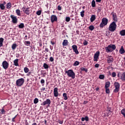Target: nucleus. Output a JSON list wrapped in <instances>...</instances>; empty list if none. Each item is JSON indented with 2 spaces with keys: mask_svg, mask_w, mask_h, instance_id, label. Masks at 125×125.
I'll list each match as a JSON object with an SVG mask.
<instances>
[{
  "mask_svg": "<svg viewBox=\"0 0 125 125\" xmlns=\"http://www.w3.org/2000/svg\"><path fill=\"white\" fill-rule=\"evenodd\" d=\"M41 83H42V86H43L44 85V80H43L42 79H41Z\"/></svg>",
  "mask_w": 125,
  "mask_h": 125,
  "instance_id": "37998d69",
  "label": "nucleus"
},
{
  "mask_svg": "<svg viewBox=\"0 0 125 125\" xmlns=\"http://www.w3.org/2000/svg\"><path fill=\"white\" fill-rule=\"evenodd\" d=\"M101 0H96V2H101Z\"/></svg>",
  "mask_w": 125,
  "mask_h": 125,
  "instance_id": "13d9d810",
  "label": "nucleus"
},
{
  "mask_svg": "<svg viewBox=\"0 0 125 125\" xmlns=\"http://www.w3.org/2000/svg\"><path fill=\"white\" fill-rule=\"evenodd\" d=\"M51 23H53L54 22H57V20H58V18L57 16L55 15H53L51 16Z\"/></svg>",
  "mask_w": 125,
  "mask_h": 125,
  "instance_id": "1a4fd4ad",
  "label": "nucleus"
},
{
  "mask_svg": "<svg viewBox=\"0 0 125 125\" xmlns=\"http://www.w3.org/2000/svg\"><path fill=\"white\" fill-rule=\"evenodd\" d=\"M125 52V49H124V46H122L121 48L119 50V53H120V54H124Z\"/></svg>",
  "mask_w": 125,
  "mask_h": 125,
  "instance_id": "f3484780",
  "label": "nucleus"
},
{
  "mask_svg": "<svg viewBox=\"0 0 125 125\" xmlns=\"http://www.w3.org/2000/svg\"><path fill=\"white\" fill-rule=\"evenodd\" d=\"M122 77H121V80L123 81H125V72H123L122 74Z\"/></svg>",
  "mask_w": 125,
  "mask_h": 125,
  "instance_id": "473e14b6",
  "label": "nucleus"
},
{
  "mask_svg": "<svg viewBox=\"0 0 125 125\" xmlns=\"http://www.w3.org/2000/svg\"><path fill=\"white\" fill-rule=\"evenodd\" d=\"M79 64V63H74L73 65L74 66H78Z\"/></svg>",
  "mask_w": 125,
  "mask_h": 125,
  "instance_id": "603ef678",
  "label": "nucleus"
},
{
  "mask_svg": "<svg viewBox=\"0 0 125 125\" xmlns=\"http://www.w3.org/2000/svg\"><path fill=\"white\" fill-rule=\"evenodd\" d=\"M92 7H95L96 4H95V0H93L91 2Z\"/></svg>",
  "mask_w": 125,
  "mask_h": 125,
  "instance_id": "7c9ffc66",
  "label": "nucleus"
},
{
  "mask_svg": "<svg viewBox=\"0 0 125 125\" xmlns=\"http://www.w3.org/2000/svg\"><path fill=\"white\" fill-rule=\"evenodd\" d=\"M116 48H117V47L115 44H110L108 45L107 47H105V50L107 53L112 52V51H113V50H115Z\"/></svg>",
  "mask_w": 125,
  "mask_h": 125,
  "instance_id": "f257e3e1",
  "label": "nucleus"
},
{
  "mask_svg": "<svg viewBox=\"0 0 125 125\" xmlns=\"http://www.w3.org/2000/svg\"><path fill=\"white\" fill-rule=\"evenodd\" d=\"M34 104H37V103H39V99L35 98L34 100Z\"/></svg>",
  "mask_w": 125,
  "mask_h": 125,
  "instance_id": "e433bc0d",
  "label": "nucleus"
},
{
  "mask_svg": "<svg viewBox=\"0 0 125 125\" xmlns=\"http://www.w3.org/2000/svg\"><path fill=\"white\" fill-rule=\"evenodd\" d=\"M10 18L12 20V21L14 24H17V22L18 21V19H17V17L14 16V15H12L10 16Z\"/></svg>",
  "mask_w": 125,
  "mask_h": 125,
  "instance_id": "6e6552de",
  "label": "nucleus"
},
{
  "mask_svg": "<svg viewBox=\"0 0 125 125\" xmlns=\"http://www.w3.org/2000/svg\"><path fill=\"white\" fill-rule=\"evenodd\" d=\"M99 78V79H100V80H104V78H105V76H104V75H100Z\"/></svg>",
  "mask_w": 125,
  "mask_h": 125,
  "instance_id": "4c0bfd02",
  "label": "nucleus"
},
{
  "mask_svg": "<svg viewBox=\"0 0 125 125\" xmlns=\"http://www.w3.org/2000/svg\"><path fill=\"white\" fill-rule=\"evenodd\" d=\"M42 44L41 43V42H39V46H40V47H42Z\"/></svg>",
  "mask_w": 125,
  "mask_h": 125,
  "instance_id": "5fc2aeb1",
  "label": "nucleus"
},
{
  "mask_svg": "<svg viewBox=\"0 0 125 125\" xmlns=\"http://www.w3.org/2000/svg\"><path fill=\"white\" fill-rule=\"evenodd\" d=\"M37 15L40 16L42 14V11L41 10H38L36 12Z\"/></svg>",
  "mask_w": 125,
  "mask_h": 125,
  "instance_id": "79ce46f5",
  "label": "nucleus"
},
{
  "mask_svg": "<svg viewBox=\"0 0 125 125\" xmlns=\"http://www.w3.org/2000/svg\"><path fill=\"white\" fill-rule=\"evenodd\" d=\"M54 96L55 97H57L58 96V88L55 87L54 89Z\"/></svg>",
  "mask_w": 125,
  "mask_h": 125,
  "instance_id": "4468645a",
  "label": "nucleus"
},
{
  "mask_svg": "<svg viewBox=\"0 0 125 125\" xmlns=\"http://www.w3.org/2000/svg\"><path fill=\"white\" fill-rule=\"evenodd\" d=\"M88 43V42H87V41H86V40H84L83 42V45H87Z\"/></svg>",
  "mask_w": 125,
  "mask_h": 125,
  "instance_id": "c03bdc74",
  "label": "nucleus"
},
{
  "mask_svg": "<svg viewBox=\"0 0 125 125\" xmlns=\"http://www.w3.org/2000/svg\"><path fill=\"white\" fill-rule=\"evenodd\" d=\"M45 51H46V52H48V48H46L45 49Z\"/></svg>",
  "mask_w": 125,
  "mask_h": 125,
  "instance_id": "0e129e2a",
  "label": "nucleus"
},
{
  "mask_svg": "<svg viewBox=\"0 0 125 125\" xmlns=\"http://www.w3.org/2000/svg\"><path fill=\"white\" fill-rule=\"evenodd\" d=\"M30 7L25 8V7H23L22 8V11L25 14H27V15H30Z\"/></svg>",
  "mask_w": 125,
  "mask_h": 125,
  "instance_id": "9d476101",
  "label": "nucleus"
},
{
  "mask_svg": "<svg viewBox=\"0 0 125 125\" xmlns=\"http://www.w3.org/2000/svg\"><path fill=\"white\" fill-rule=\"evenodd\" d=\"M2 4H3V5H5V4H6V2L5 1H3V2L2 3H1Z\"/></svg>",
  "mask_w": 125,
  "mask_h": 125,
  "instance_id": "69168bd1",
  "label": "nucleus"
},
{
  "mask_svg": "<svg viewBox=\"0 0 125 125\" xmlns=\"http://www.w3.org/2000/svg\"><path fill=\"white\" fill-rule=\"evenodd\" d=\"M70 20H71V18L69 17H66L65 18V21L66 22H70Z\"/></svg>",
  "mask_w": 125,
  "mask_h": 125,
  "instance_id": "ea45409f",
  "label": "nucleus"
},
{
  "mask_svg": "<svg viewBox=\"0 0 125 125\" xmlns=\"http://www.w3.org/2000/svg\"><path fill=\"white\" fill-rule=\"evenodd\" d=\"M111 15H112L113 20L114 21L112 22H115V23L118 22V18L117 17V14L116 13L112 12L111 13Z\"/></svg>",
  "mask_w": 125,
  "mask_h": 125,
  "instance_id": "9b49d317",
  "label": "nucleus"
},
{
  "mask_svg": "<svg viewBox=\"0 0 125 125\" xmlns=\"http://www.w3.org/2000/svg\"><path fill=\"white\" fill-rule=\"evenodd\" d=\"M58 123H59V124H60L61 125H62V124H63V121L59 120Z\"/></svg>",
  "mask_w": 125,
  "mask_h": 125,
  "instance_id": "8fccbe9b",
  "label": "nucleus"
},
{
  "mask_svg": "<svg viewBox=\"0 0 125 125\" xmlns=\"http://www.w3.org/2000/svg\"><path fill=\"white\" fill-rule=\"evenodd\" d=\"M24 83H25V80L23 78L18 79L16 81V85H17V86H22Z\"/></svg>",
  "mask_w": 125,
  "mask_h": 125,
  "instance_id": "39448f33",
  "label": "nucleus"
},
{
  "mask_svg": "<svg viewBox=\"0 0 125 125\" xmlns=\"http://www.w3.org/2000/svg\"><path fill=\"white\" fill-rule=\"evenodd\" d=\"M16 47H17V44L14 43L12 44V49H13V50H14V49H16Z\"/></svg>",
  "mask_w": 125,
  "mask_h": 125,
  "instance_id": "cd10ccee",
  "label": "nucleus"
},
{
  "mask_svg": "<svg viewBox=\"0 0 125 125\" xmlns=\"http://www.w3.org/2000/svg\"><path fill=\"white\" fill-rule=\"evenodd\" d=\"M117 29V24L115 22H112L109 26L108 30L110 32H115Z\"/></svg>",
  "mask_w": 125,
  "mask_h": 125,
  "instance_id": "f03ea898",
  "label": "nucleus"
},
{
  "mask_svg": "<svg viewBox=\"0 0 125 125\" xmlns=\"http://www.w3.org/2000/svg\"><path fill=\"white\" fill-rule=\"evenodd\" d=\"M88 102H87V101H85L83 102V104H87V103H88Z\"/></svg>",
  "mask_w": 125,
  "mask_h": 125,
  "instance_id": "6e6d98bb",
  "label": "nucleus"
},
{
  "mask_svg": "<svg viewBox=\"0 0 125 125\" xmlns=\"http://www.w3.org/2000/svg\"><path fill=\"white\" fill-rule=\"evenodd\" d=\"M69 44V42H68V40H64L62 42V46H67Z\"/></svg>",
  "mask_w": 125,
  "mask_h": 125,
  "instance_id": "a211bd4d",
  "label": "nucleus"
},
{
  "mask_svg": "<svg viewBox=\"0 0 125 125\" xmlns=\"http://www.w3.org/2000/svg\"><path fill=\"white\" fill-rule=\"evenodd\" d=\"M16 13L18 15V16H21V12L19 9H17L16 10Z\"/></svg>",
  "mask_w": 125,
  "mask_h": 125,
  "instance_id": "a878e982",
  "label": "nucleus"
},
{
  "mask_svg": "<svg viewBox=\"0 0 125 125\" xmlns=\"http://www.w3.org/2000/svg\"><path fill=\"white\" fill-rule=\"evenodd\" d=\"M66 74H67L68 77H69V78H72V79H75L76 77V74H75V72L73 71V70L70 69L67 71H65Z\"/></svg>",
  "mask_w": 125,
  "mask_h": 125,
  "instance_id": "7ed1b4c3",
  "label": "nucleus"
},
{
  "mask_svg": "<svg viewBox=\"0 0 125 125\" xmlns=\"http://www.w3.org/2000/svg\"><path fill=\"white\" fill-rule=\"evenodd\" d=\"M99 55H100V52L99 51H97L94 56V61H97L98 60V58L99 57Z\"/></svg>",
  "mask_w": 125,
  "mask_h": 125,
  "instance_id": "f8f14e48",
  "label": "nucleus"
},
{
  "mask_svg": "<svg viewBox=\"0 0 125 125\" xmlns=\"http://www.w3.org/2000/svg\"><path fill=\"white\" fill-rule=\"evenodd\" d=\"M95 19H96V16H95V15H92L90 18L91 22H93Z\"/></svg>",
  "mask_w": 125,
  "mask_h": 125,
  "instance_id": "aec40b11",
  "label": "nucleus"
},
{
  "mask_svg": "<svg viewBox=\"0 0 125 125\" xmlns=\"http://www.w3.org/2000/svg\"><path fill=\"white\" fill-rule=\"evenodd\" d=\"M120 35L122 37H125V30H122L120 32Z\"/></svg>",
  "mask_w": 125,
  "mask_h": 125,
  "instance_id": "393cba45",
  "label": "nucleus"
},
{
  "mask_svg": "<svg viewBox=\"0 0 125 125\" xmlns=\"http://www.w3.org/2000/svg\"><path fill=\"white\" fill-rule=\"evenodd\" d=\"M6 8L7 9H10V8H11V3L10 2H8L6 5Z\"/></svg>",
  "mask_w": 125,
  "mask_h": 125,
  "instance_id": "4be33fe9",
  "label": "nucleus"
},
{
  "mask_svg": "<svg viewBox=\"0 0 125 125\" xmlns=\"http://www.w3.org/2000/svg\"><path fill=\"white\" fill-rule=\"evenodd\" d=\"M32 125H37V123H34L32 124Z\"/></svg>",
  "mask_w": 125,
  "mask_h": 125,
  "instance_id": "774afa93",
  "label": "nucleus"
},
{
  "mask_svg": "<svg viewBox=\"0 0 125 125\" xmlns=\"http://www.w3.org/2000/svg\"><path fill=\"white\" fill-rule=\"evenodd\" d=\"M105 88V93L107 94L110 93V89L108 88Z\"/></svg>",
  "mask_w": 125,
  "mask_h": 125,
  "instance_id": "a19ab883",
  "label": "nucleus"
},
{
  "mask_svg": "<svg viewBox=\"0 0 125 125\" xmlns=\"http://www.w3.org/2000/svg\"><path fill=\"white\" fill-rule=\"evenodd\" d=\"M14 65H15V66H19V65L18 64V63H14Z\"/></svg>",
  "mask_w": 125,
  "mask_h": 125,
  "instance_id": "e2e57ef3",
  "label": "nucleus"
},
{
  "mask_svg": "<svg viewBox=\"0 0 125 125\" xmlns=\"http://www.w3.org/2000/svg\"><path fill=\"white\" fill-rule=\"evenodd\" d=\"M24 43L25 45H26L28 46L31 44V42L30 41H25L24 42Z\"/></svg>",
  "mask_w": 125,
  "mask_h": 125,
  "instance_id": "c85d7f7f",
  "label": "nucleus"
},
{
  "mask_svg": "<svg viewBox=\"0 0 125 125\" xmlns=\"http://www.w3.org/2000/svg\"><path fill=\"white\" fill-rule=\"evenodd\" d=\"M81 71H84V72H85V73H87V68H84L83 67H82L81 68Z\"/></svg>",
  "mask_w": 125,
  "mask_h": 125,
  "instance_id": "58836bf2",
  "label": "nucleus"
},
{
  "mask_svg": "<svg viewBox=\"0 0 125 125\" xmlns=\"http://www.w3.org/2000/svg\"><path fill=\"white\" fill-rule=\"evenodd\" d=\"M51 104V101L49 99H46V100L43 102L42 104H41V105L42 106H45V105H47L48 107H49V105Z\"/></svg>",
  "mask_w": 125,
  "mask_h": 125,
  "instance_id": "0eeeda50",
  "label": "nucleus"
},
{
  "mask_svg": "<svg viewBox=\"0 0 125 125\" xmlns=\"http://www.w3.org/2000/svg\"><path fill=\"white\" fill-rule=\"evenodd\" d=\"M12 122H15V118L14 117L12 118Z\"/></svg>",
  "mask_w": 125,
  "mask_h": 125,
  "instance_id": "680f3d73",
  "label": "nucleus"
},
{
  "mask_svg": "<svg viewBox=\"0 0 125 125\" xmlns=\"http://www.w3.org/2000/svg\"><path fill=\"white\" fill-rule=\"evenodd\" d=\"M114 84L115 89L114 90L113 92L115 93H117V92H119L120 91V83H119L118 82H115Z\"/></svg>",
  "mask_w": 125,
  "mask_h": 125,
  "instance_id": "423d86ee",
  "label": "nucleus"
},
{
  "mask_svg": "<svg viewBox=\"0 0 125 125\" xmlns=\"http://www.w3.org/2000/svg\"><path fill=\"white\" fill-rule=\"evenodd\" d=\"M0 8L1 10H4L5 9V6L3 5V4H0Z\"/></svg>",
  "mask_w": 125,
  "mask_h": 125,
  "instance_id": "bb28decb",
  "label": "nucleus"
},
{
  "mask_svg": "<svg viewBox=\"0 0 125 125\" xmlns=\"http://www.w3.org/2000/svg\"><path fill=\"white\" fill-rule=\"evenodd\" d=\"M107 63H113V62L114 61V59H113V57L110 56L107 58Z\"/></svg>",
  "mask_w": 125,
  "mask_h": 125,
  "instance_id": "2eb2a0df",
  "label": "nucleus"
},
{
  "mask_svg": "<svg viewBox=\"0 0 125 125\" xmlns=\"http://www.w3.org/2000/svg\"><path fill=\"white\" fill-rule=\"evenodd\" d=\"M50 61L51 62H53V61H54V59L53 58V57H51L50 58Z\"/></svg>",
  "mask_w": 125,
  "mask_h": 125,
  "instance_id": "49530a36",
  "label": "nucleus"
},
{
  "mask_svg": "<svg viewBox=\"0 0 125 125\" xmlns=\"http://www.w3.org/2000/svg\"><path fill=\"white\" fill-rule=\"evenodd\" d=\"M81 121L82 122H84V121H85L86 122H88V121H89V119H88V117L85 116V118L82 117L81 119Z\"/></svg>",
  "mask_w": 125,
  "mask_h": 125,
  "instance_id": "6ab92c4d",
  "label": "nucleus"
},
{
  "mask_svg": "<svg viewBox=\"0 0 125 125\" xmlns=\"http://www.w3.org/2000/svg\"><path fill=\"white\" fill-rule=\"evenodd\" d=\"M108 24V19L104 18L102 20V22L100 24V27L103 28Z\"/></svg>",
  "mask_w": 125,
  "mask_h": 125,
  "instance_id": "20e7f679",
  "label": "nucleus"
},
{
  "mask_svg": "<svg viewBox=\"0 0 125 125\" xmlns=\"http://www.w3.org/2000/svg\"><path fill=\"white\" fill-rule=\"evenodd\" d=\"M4 41V39L3 38H0V47H1V46H2Z\"/></svg>",
  "mask_w": 125,
  "mask_h": 125,
  "instance_id": "b1692460",
  "label": "nucleus"
},
{
  "mask_svg": "<svg viewBox=\"0 0 125 125\" xmlns=\"http://www.w3.org/2000/svg\"><path fill=\"white\" fill-rule=\"evenodd\" d=\"M29 71H30V70H29V68H28V67H24V73H28Z\"/></svg>",
  "mask_w": 125,
  "mask_h": 125,
  "instance_id": "2f4dec72",
  "label": "nucleus"
},
{
  "mask_svg": "<svg viewBox=\"0 0 125 125\" xmlns=\"http://www.w3.org/2000/svg\"><path fill=\"white\" fill-rule=\"evenodd\" d=\"M51 44H52L53 45L54 44H55V42H54L51 41Z\"/></svg>",
  "mask_w": 125,
  "mask_h": 125,
  "instance_id": "052dcab7",
  "label": "nucleus"
},
{
  "mask_svg": "<svg viewBox=\"0 0 125 125\" xmlns=\"http://www.w3.org/2000/svg\"><path fill=\"white\" fill-rule=\"evenodd\" d=\"M1 112L2 114H3V113H4V112H5L4 109H1Z\"/></svg>",
  "mask_w": 125,
  "mask_h": 125,
  "instance_id": "4d7b16f0",
  "label": "nucleus"
},
{
  "mask_svg": "<svg viewBox=\"0 0 125 125\" xmlns=\"http://www.w3.org/2000/svg\"><path fill=\"white\" fill-rule=\"evenodd\" d=\"M62 9V7L60 5H59L58 6V10L60 11V10H61Z\"/></svg>",
  "mask_w": 125,
  "mask_h": 125,
  "instance_id": "de8ad7c7",
  "label": "nucleus"
},
{
  "mask_svg": "<svg viewBox=\"0 0 125 125\" xmlns=\"http://www.w3.org/2000/svg\"><path fill=\"white\" fill-rule=\"evenodd\" d=\"M19 61V60H18V59H17L14 60V63H18Z\"/></svg>",
  "mask_w": 125,
  "mask_h": 125,
  "instance_id": "09e8293b",
  "label": "nucleus"
},
{
  "mask_svg": "<svg viewBox=\"0 0 125 125\" xmlns=\"http://www.w3.org/2000/svg\"><path fill=\"white\" fill-rule=\"evenodd\" d=\"M72 47L74 52H75L76 54H79L80 53V52H79V51L78 50V46L77 45H73Z\"/></svg>",
  "mask_w": 125,
  "mask_h": 125,
  "instance_id": "ddd939ff",
  "label": "nucleus"
},
{
  "mask_svg": "<svg viewBox=\"0 0 125 125\" xmlns=\"http://www.w3.org/2000/svg\"><path fill=\"white\" fill-rule=\"evenodd\" d=\"M95 68H98V67H99V64L96 63V64L95 65Z\"/></svg>",
  "mask_w": 125,
  "mask_h": 125,
  "instance_id": "3c124183",
  "label": "nucleus"
},
{
  "mask_svg": "<svg viewBox=\"0 0 125 125\" xmlns=\"http://www.w3.org/2000/svg\"><path fill=\"white\" fill-rule=\"evenodd\" d=\"M116 72H112V77L113 78H115V77H116Z\"/></svg>",
  "mask_w": 125,
  "mask_h": 125,
  "instance_id": "a18cd8bd",
  "label": "nucleus"
},
{
  "mask_svg": "<svg viewBox=\"0 0 125 125\" xmlns=\"http://www.w3.org/2000/svg\"><path fill=\"white\" fill-rule=\"evenodd\" d=\"M41 90H42V91H44V90H45V88L42 87V88L41 89Z\"/></svg>",
  "mask_w": 125,
  "mask_h": 125,
  "instance_id": "bf43d9fd",
  "label": "nucleus"
},
{
  "mask_svg": "<svg viewBox=\"0 0 125 125\" xmlns=\"http://www.w3.org/2000/svg\"><path fill=\"white\" fill-rule=\"evenodd\" d=\"M110 84H111V83H110V82H106L104 86V88H108L110 86Z\"/></svg>",
  "mask_w": 125,
  "mask_h": 125,
  "instance_id": "412c9836",
  "label": "nucleus"
},
{
  "mask_svg": "<svg viewBox=\"0 0 125 125\" xmlns=\"http://www.w3.org/2000/svg\"><path fill=\"white\" fill-rule=\"evenodd\" d=\"M63 97H64V100H67L68 99V97H67V93H64L62 95Z\"/></svg>",
  "mask_w": 125,
  "mask_h": 125,
  "instance_id": "c756f323",
  "label": "nucleus"
},
{
  "mask_svg": "<svg viewBox=\"0 0 125 125\" xmlns=\"http://www.w3.org/2000/svg\"><path fill=\"white\" fill-rule=\"evenodd\" d=\"M19 29H23L25 28V25L23 23H20L18 26Z\"/></svg>",
  "mask_w": 125,
  "mask_h": 125,
  "instance_id": "5701e85b",
  "label": "nucleus"
},
{
  "mask_svg": "<svg viewBox=\"0 0 125 125\" xmlns=\"http://www.w3.org/2000/svg\"><path fill=\"white\" fill-rule=\"evenodd\" d=\"M24 40H28V36L25 35Z\"/></svg>",
  "mask_w": 125,
  "mask_h": 125,
  "instance_id": "864d4df0",
  "label": "nucleus"
},
{
  "mask_svg": "<svg viewBox=\"0 0 125 125\" xmlns=\"http://www.w3.org/2000/svg\"><path fill=\"white\" fill-rule=\"evenodd\" d=\"M96 90H97V91L99 90V87H97V88H96Z\"/></svg>",
  "mask_w": 125,
  "mask_h": 125,
  "instance_id": "338daca9",
  "label": "nucleus"
},
{
  "mask_svg": "<svg viewBox=\"0 0 125 125\" xmlns=\"http://www.w3.org/2000/svg\"><path fill=\"white\" fill-rule=\"evenodd\" d=\"M81 17H84V10H83L80 12Z\"/></svg>",
  "mask_w": 125,
  "mask_h": 125,
  "instance_id": "f704fd0d",
  "label": "nucleus"
},
{
  "mask_svg": "<svg viewBox=\"0 0 125 125\" xmlns=\"http://www.w3.org/2000/svg\"><path fill=\"white\" fill-rule=\"evenodd\" d=\"M2 66L3 69H5V70H6V69L8 68V66H9V64L8 63H2Z\"/></svg>",
  "mask_w": 125,
  "mask_h": 125,
  "instance_id": "dca6fc26",
  "label": "nucleus"
},
{
  "mask_svg": "<svg viewBox=\"0 0 125 125\" xmlns=\"http://www.w3.org/2000/svg\"><path fill=\"white\" fill-rule=\"evenodd\" d=\"M43 67L45 69H48V68H49V66H48V64H47L45 63H44Z\"/></svg>",
  "mask_w": 125,
  "mask_h": 125,
  "instance_id": "72a5a7b5",
  "label": "nucleus"
},
{
  "mask_svg": "<svg viewBox=\"0 0 125 125\" xmlns=\"http://www.w3.org/2000/svg\"><path fill=\"white\" fill-rule=\"evenodd\" d=\"M89 29L90 30V31H93V30H94V26L93 25L89 26Z\"/></svg>",
  "mask_w": 125,
  "mask_h": 125,
  "instance_id": "c9c22d12",
  "label": "nucleus"
}]
</instances>
